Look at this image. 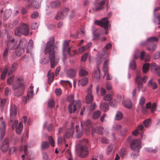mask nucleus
I'll return each mask as SVG.
<instances>
[{"instance_id":"32","label":"nucleus","mask_w":160,"mask_h":160,"mask_svg":"<svg viewBox=\"0 0 160 160\" xmlns=\"http://www.w3.org/2000/svg\"><path fill=\"white\" fill-rule=\"evenodd\" d=\"M136 65L134 60H132L130 63L129 68L132 70H134L136 69Z\"/></svg>"},{"instance_id":"64","label":"nucleus","mask_w":160,"mask_h":160,"mask_svg":"<svg viewBox=\"0 0 160 160\" xmlns=\"http://www.w3.org/2000/svg\"><path fill=\"white\" fill-rule=\"evenodd\" d=\"M16 148L14 147H12L9 150V153H13L16 152Z\"/></svg>"},{"instance_id":"51","label":"nucleus","mask_w":160,"mask_h":160,"mask_svg":"<svg viewBox=\"0 0 160 160\" xmlns=\"http://www.w3.org/2000/svg\"><path fill=\"white\" fill-rule=\"evenodd\" d=\"M55 92L57 96H60L62 93V90L60 88L56 89Z\"/></svg>"},{"instance_id":"58","label":"nucleus","mask_w":160,"mask_h":160,"mask_svg":"<svg viewBox=\"0 0 160 160\" xmlns=\"http://www.w3.org/2000/svg\"><path fill=\"white\" fill-rule=\"evenodd\" d=\"M32 98H29L27 97V95L26 97H24L23 98L22 100L25 103H27L28 101L30 99Z\"/></svg>"},{"instance_id":"28","label":"nucleus","mask_w":160,"mask_h":160,"mask_svg":"<svg viewBox=\"0 0 160 160\" xmlns=\"http://www.w3.org/2000/svg\"><path fill=\"white\" fill-rule=\"evenodd\" d=\"M138 84V91H141L142 92H144L146 90V88H145L143 89V85L142 83L141 82H139L137 83Z\"/></svg>"},{"instance_id":"60","label":"nucleus","mask_w":160,"mask_h":160,"mask_svg":"<svg viewBox=\"0 0 160 160\" xmlns=\"http://www.w3.org/2000/svg\"><path fill=\"white\" fill-rule=\"evenodd\" d=\"M112 47V44L110 43H108L106 45L105 47V49L106 50H108L110 49Z\"/></svg>"},{"instance_id":"53","label":"nucleus","mask_w":160,"mask_h":160,"mask_svg":"<svg viewBox=\"0 0 160 160\" xmlns=\"http://www.w3.org/2000/svg\"><path fill=\"white\" fill-rule=\"evenodd\" d=\"M39 14L38 12H34L31 16V17L32 18H36L38 16Z\"/></svg>"},{"instance_id":"38","label":"nucleus","mask_w":160,"mask_h":160,"mask_svg":"<svg viewBox=\"0 0 160 160\" xmlns=\"http://www.w3.org/2000/svg\"><path fill=\"white\" fill-rule=\"evenodd\" d=\"M59 4L58 1L52 2L51 3L50 6L52 8H56L58 7Z\"/></svg>"},{"instance_id":"56","label":"nucleus","mask_w":160,"mask_h":160,"mask_svg":"<svg viewBox=\"0 0 160 160\" xmlns=\"http://www.w3.org/2000/svg\"><path fill=\"white\" fill-rule=\"evenodd\" d=\"M160 57V52H157L155 53L154 55V58L155 59H158Z\"/></svg>"},{"instance_id":"27","label":"nucleus","mask_w":160,"mask_h":160,"mask_svg":"<svg viewBox=\"0 0 160 160\" xmlns=\"http://www.w3.org/2000/svg\"><path fill=\"white\" fill-rule=\"evenodd\" d=\"M32 7L35 8H39L40 5V4L39 2L37 1H33L32 3H31Z\"/></svg>"},{"instance_id":"59","label":"nucleus","mask_w":160,"mask_h":160,"mask_svg":"<svg viewBox=\"0 0 160 160\" xmlns=\"http://www.w3.org/2000/svg\"><path fill=\"white\" fill-rule=\"evenodd\" d=\"M86 47L83 46L78 49L79 52L81 53H82L83 52L86 50Z\"/></svg>"},{"instance_id":"2","label":"nucleus","mask_w":160,"mask_h":160,"mask_svg":"<svg viewBox=\"0 0 160 160\" xmlns=\"http://www.w3.org/2000/svg\"><path fill=\"white\" fill-rule=\"evenodd\" d=\"M25 86L23 80L20 78H17L15 80L12 86L13 90H16L14 92V95L19 97L22 95L24 91Z\"/></svg>"},{"instance_id":"15","label":"nucleus","mask_w":160,"mask_h":160,"mask_svg":"<svg viewBox=\"0 0 160 160\" xmlns=\"http://www.w3.org/2000/svg\"><path fill=\"white\" fill-rule=\"evenodd\" d=\"M147 85L151 87L153 89H157L158 88V85L157 83L153 81V79L152 78L150 79L147 83Z\"/></svg>"},{"instance_id":"17","label":"nucleus","mask_w":160,"mask_h":160,"mask_svg":"<svg viewBox=\"0 0 160 160\" xmlns=\"http://www.w3.org/2000/svg\"><path fill=\"white\" fill-rule=\"evenodd\" d=\"M81 126L82 127L90 128L91 127V122L88 120H87L86 121H82L81 122Z\"/></svg>"},{"instance_id":"63","label":"nucleus","mask_w":160,"mask_h":160,"mask_svg":"<svg viewBox=\"0 0 160 160\" xmlns=\"http://www.w3.org/2000/svg\"><path fill=\"white\" fill-rule=\"evenodd\" d=\"M106 87L108 90H110L112 88L111 85L108 83H106Z\"/></svg>"},{"instance_id":"37","label":"nucleus","mask_w":160,"mask_h":160,"mask_svg":"<svg viewBox=\"0 0 160 160\" xmlns=\"http://www.w3.org/2000/svg\"><path fill=\"white\" fill-rule=\"evenodd\" d=\"M55 105V102L52 99H50L48 102V107L50 108L53 107Z\"/></svg>"},{"instance_id":"61","label":"nucleus","mask_w":160,"mask_h":160,"mask_svg":"<svg viewBox=\"0 0 160 160\" xmlns=\"http://www.w3.org/2000/svg\"><path fill=\"white\" fill-rule=\"evenodd\" d=\"M61 67L60 66H58L57 67L55 71L56 75H58L59 73V72L61 70Z\"/></svg>"},{"instance_id":"30","label":"nucleus","mask_w":160,"mask_h":160,"mask_svg":"<svg viewBox=\"0 0 160 160\" xmlns=\"http://www.w3.org/2000/svg\"><path fill=\"white\" fill-rule=\"evenodd\" d=\"M88 74V72L83 69H81L79 71V74L81 77L87 76Z\"/></svg>"},{"instance_id":"46","label":"nucleus","mask_w":160,"mask_h":160,"mask_svg":"<svg viewBox=\"0 0 160 160\" xmlns=\"http://www.w3.org/2000/svg\"><path fill=\"white\" fill-rule=\"evenodd\" d=\"M105 3V1H102L101 2L99 3V7L97 8H96V10H101L103 8V6Z\"/></svg>"},{"instance_id":"6","label":"nucleus","mask_w":160,"mask_h":160,"mask_svg":"<svg viewBox=\"0 0 160 160\" xmlns=\"http://www.w3.org/2000/svg\"><path fill=\"white\" fill-rule=\"evenodd\" d=\"M18 120H15L12 125V128L13 129H15L16 133L19 134L21 133L22 128V124L21 122H19L18 125Z\"/></svg>"},{"instance_id":"12","label":"nucleus","mask_w":160,"mask_h":160,"mask_svg":"<svg viewBox=\"0 0 160 160\" xmlns=\"http://www.w3.org/2000/svg\"><path fill=\"white\" fill-rule=\"evenodd\" d=\"M107 18H104L101 19V27L105 29H107L110 27L111 25L109 24V22Z\"/></svg>"},{"instance_id":"26","label":"nucleus","mask_w":160,"mask_h":160,"mask_svg":"<svg viewBox=\"0 0 160 160\" xmlns=\"http://www.w3.org/2000/svg\"><path fill=\"white\" fill-rule=\"evenodd\" d=\"M101 114V112L100 111L98 110L95 111L93 113L92 118L93 119H97L100 116Z\"/></svg>"},{"instance_id":"42","label":"nucleus","mask_w":160,"mask_h":160,"mask_svg":"<svg viewBox=\"0 0 160 160\" xmlns=\"http://www.w3.org/2000/svg\"><path fill=\"white\" fill-rule=\"evenodd\" d=\"M48 138L50 144L52 147H53L54 146L55 142L53 138L51 136H49Z\"/></svg>"},{"instance_id":"52","label":"nucleus","mask_w":160,"mask_h":160,"mask_svg":"<svg viewBox=\"0 0 160 160\" xmlns=\"http://www.w3.org/2000/svg\"><path fill=\"white\" fill-rule=\"evenodd\" d=\"M40 62L41 63L45 64L48 63L49 61L46 58H44L41 59Z\"/></svg>"},{"instance_id":"45","label":"nucleus","mask_w":160,"mask_h":160,"mask_svg":"<svg viewBox=\"0 0 160 160\" xmlns=\"http://www.w3.org/2000/svg\"><path fill=\"white\" fill-rule=\"evenodd\" d=\"M7 72V69L6 68H5L2 72L1 75V78L2 79H4L5 78L6 76Z\"/></svg>"},{"instance_id":"16","label":"nucleus","mask_w":160,"mask_h":160,"mask_svg":"<svg viewBox=\"0 0 160 160\" xmlns=\"http://www.w3.org/2000/svg\"><path fill=\"white\" fill-rule=\"evenodd\" d=\"M146 49L150 52L154 51L157 48L156 45L154 44H146Z\"/></svg>"},{"instance_id":"18","label":"nucleus","mask_w":160,"mask_h":160,"mask_svg":"<svg viewBox=\"0 0 160 160\" xmlns=\"http://www.w3.org/2000/svg\"><path fill=\"white\" fill-rule=\"evenodd\" d=\"M74 128H73L67 129L64 135V137L67 138H70L71 136L74 133Z\"/></svg>"},{"instance_id":"1","label":"nucleus","mask_w":160,"mask_h":160,"mask_svg":"<svg viewBox=\"0 0 160 160\" xmlns=\"http://www.w3.org/2000/svg\"><path fill=\"white\" fill-rule=\"evenodd\" d=\"M49 41L47 42L44 53L46 55L49 54V58L50 62L51 67L53 68L56 65L59 59H56L55 56V52L54 48L52 47L54 43V39L53 37H51L50 38Z\"/></svg>"},{"instance_id":"62","label":"nucleus","mask_w":160,"mask_h":160,"mask_svg":"<svg viewBox=\"0 0 160 160\" xmlns=\"http://www.w3.org/2000/svg\"><path fill=\"white\" fill-rule=\"evenodd\" d=\"M139 133L138 130L137 129H136L132 132V134L134 136H137Z\"/></svg>"},{"instance_id":"19","label":"nucleus","mask_w":160,"mask_h":160,"mask_svg":"<svg viewBox=\"0 0 160 160\" xmlns=\"http://www.w3.org/2000/svg\"><path fill=\"white\" fill-rule=\"evenodd\" d=\"M108 60H106L104 62L102 68V70L106 74L108 73Z\"/></svg>"},{"instance_id":"10","label":"nucleus","mask_w":160,"mask_h":160,"mask_svg":"<svg viewBox=\"0 0 160 160\" xmlns=\"http://www.w3.org/2000/svg\"><path fill=\"white\" fill-rule=\"evenodd\" d=\"M87 147L86 145L82 146L80 148L79 156L80 157L84 158L86 157L88 154Z\"/></svg>"},{"instance_id":"39","label":"nucleus","mask_w":160,"mask_h":160,"mask_svg":"<svg viewBox=\"0 0 160 160\" xmlns=\"http://www.w3.org/2000/svg\"><path fill=\"white\" fill-rule=\"evenodd\" d=\"M112 97V96L111 94H107L103 97V99L105 101H109L111 100Z\"/></svg>"},{"instance_id":"9","label":"nucleus","mask_w":160,"mask_h":160,"mask_svg":"<svg viewBox=\"0 0 160 160\" xmlns=\"http://www.w3.org/2000/svg\"><path fill=\"white\" fill-rule=\"evenodd\" d=\"M1 148L3 152H5L8 150L9 148V140L8 138H5L2 142Z\"/></svg>"},{"instance_id":"7","label":"nucleus","mask_w":160,"mask_h":160,"mask_svg":"<svg viewBox=\"0 0 160 160\" xmlns=\"http://www.w3.org/2000/svg\"><path fill=\"white\" fill-rule=\"evenodd\" d=\"M81 102L80 101H78L76 102H74L73 103H71L69 105L68 110L70 113H72L77 110V108L80 107Z\"/></svg>"},{"instance_id":"31","label":"nucleus","mask_w":160,"mask_h":160,"mask_svg":"<svg viewBox=\"0 0 160 160\" xmlns=\"http://www.w3.org/2000/svg\"><path fill=\"white\" fill-rule=\"evenodd\" d=\"M123 105L127 108H130L132 107V103L130 100H127L123 102Z\"/></svg>"},{"instance_id":"4","label":"nucleus","mask_w":160,"mask_h":160,"mask_svg":"<svg viewBox=\"0 0 160 160\" xmlns=\"http://www.w3.org/2000/svg\"><path fill=\"white\" fill-rule=\"evenodd\" d=\"M17 114V109L15 105L11 106L10 109V120L8 122L9 125H11Z\"/></svg>"},{"instance_id":"36","label":"nucleus","mask_w":160,"mask_h":160,"mask_svg":"<svg viewBox=\"0 0 160 160\" xmlns=\"http://www.w3.org/2000/svg\"><path fill=\"white\" fill-rule=\"evenodd\" d=\"M49 147V143L47 142H42L41 145V149H46Z\"/></svg>"},{"instance_id":"14","label":"nucleus","mask_w":160,"mask_h":160,"mask_svg":"<svg viewBox=\"0 0 160 160\" xmlns=\"http://www.w3.org/2000/svg\"><path fill=\"white\" fill-rule=\"evenodd\" d=\"M88 79L87 77H85L79 80L78 82V86H84L88 83Z\"/></svg>"},{"instance_id":"41","label":"nucleus","mask_w":160,"mask_h":160,"mask_svg":"<svg viewBox=\"0 0 160 160\" xmlns=\"http://www.w3.org/2000/svg\"><path fill=\"white\" fill-rule=\"evenodd\" d=\"M5 129L0 128V139L1 140L4 136L5 133Z\"/></svg>"},{"instance_id":"8","label":"nucleus","mask_w":160,"mask_h":160,"mask_svg":"<svg viewBox=\"0 0 160 160\" xmlns=\"http://www.w3.org/2000/svg\"><path fill=\"white\" fill-rule=\"evenodd\" d=\"M85 99L87 103H90L93 101L94 97L92 95V87L88 89V93L85 97Z\"/></svg>"},{"instance_id":"57","label":"nucleus","mask_w":160,"mask_h":160,"mask_svg":"<svg viewBox=\"0 0 160 160\" xmlns=\"http://www.w3.org/2000/svg\"><path fill=\"white\" fill-rule=\"evenodd\" d=\"M96 105L94 103H92L90 105V109L91 111H93L95 108Z\"/></svg>"},{"instance_id":"24","label":"nucleus","mask_w":160,"mask_h":160,"mask_svg":"<svg viewBox=\"0 0 160 160\" xmlns=\"http://www.w3.org/2000/svg\"><path fill=\"white\" fill-rule=\"evenodd\" d=\"M100 70L99 68L98 67L96 71L94 72V77L96 78L97 81H99L100 78Z\"/></svg>"},{"instance_id":"47","label":"nucleus","mask_w":160,"mask_h":160,"mask_svg":"<svg viewBox=\"0 0 160 160\" xmlns=\"http://www.w3.org/2000/svg\"><path fill=\"white\" fill-rule=\"evenodd\" d=\"M122 128V127L121 125L119 124L116 125L113 127V129L115 131H118L120 130Z\"/></svg>"},{"instance_id":"43","label":"nucleus","mask_w":160,"mask_h":160,"mask_svg":"<svg viewBox=\"0 0 160 160\" xmlns=\"http://www.w3.org/2000/svg\"><path fill=\"white\" fill-rule=\"evenodd\" d=\"M103 128L102 127H99L98 128L96 129V131L98 133L102 134L103 133Z\"/></svg>"},{"instance_id":"33","label":"nucleus","mask_w":160,"mask_h":160,"mask_svg":"<svg viewBox=\"0 0 160 160\" xmlns=\"http://www.w3.org/2000/svg\"><path fill=\"white\" fill-rule=\"evenodd\" d=\"M149 67V63H146L143 65L142 68L143 72L146 73L148 72V71Z\"/></svg>"},{"instance_id":"35","label":"nucleus","mask_w":160,"mask_h":160,"mask_svg":"<svg viewBox=\"0 0 160 160\" xmlns=\"http://www.w3.org/2000/svg\"><path fill=\"white\" fill-rule=\"evenodd\" d=\"M74 95L73 94H70L69 95L67 98V100L69 102H71V103H73L74 102H76L74 101Z\"/></svg>"},{"instance_id":"40","label":"nucleus","mask_w":160,"mask_h":160,"mask_svg":"<svg viewBox=\"0 0 160 160\" xmlns=\"http://www.w3.org/2000/svg\"><path fill=\"white\" fill-rule=\"evenodd\" d=\"M14 76H12L9 77L7 80V83L8 85H12L13 82L14 80Z\"/></svg>"},{"instance_id":"44","label":"nucleus","mask_w":160,"mask_h":160,"mask_svg":"<svg viewBox=\"0 0 160 160\" xmlns=\"http://www.w3.org/2000/svg\"><path fill=\"white\" fill-rule=\"evenodd\" d=\"M157 103L156 102H153L151 107V111L152 112L154 113L156 109Z\"/></svg>"},{"instance_id":"23","label":"nucleus","mask_w":160,"mask_h":160,"mask_svg":"<svg viewBox=\"0 0 160 160\" xmlns=\"http://www.w3.org/2000/svg\"><path fill=\"white\" fill-rule=\"evenodd\" d=\"M67 76L69 77L73 78L75 75V70L72 69L68 70L67 72Z\"/></svg>"},{"instance_id":"50","label":"nucleus","mask_w":160,"mask_h":160,"mask_svg":"<svg viewBox=\"0 0 160 160\" xmlns=\"http://www.w3.org/2000/svg\"><path fill=\"white\" fill-rule=\"evenodd\" d=\"M88 56V54L87 53H85L83 54L81 58V61L83 62H85Z\"/></svg>"},{"instance_id":"34","label":"nucleus","mask_w":160,"mask_h":160,"mask_svg":"<svg viewBox=\"0 0 160 160\" xmlns=\"http://www.w3.org/2000/svg\"><path fill=\"white\" fill-rule=\"evenodd\" d=\"M143 124L145 127H149L151 124V120L150 119H148L143 121Z\"/></svg>"},{"instance_id":"20","label":"nucleus","mask_w":160,"mask_h":160,"mask_svg":"<svg viewBox=\"0 0 160 160\" xmlns=\"http://www.w3.org/2000/svg\"><path fill=\"white\" fill-rule=\"evenodd\" d=\"M48 82L50 84L53 81L54 78V73H51V71H49L48 73Z\"/></svg>"},{"instance_id":"22","label":"nucleus","mask_w":160,"mask_h":160,"mask_svg":"<svg viewBox=\"0 0 160 160\" xmlns=\"http://www.w3.org/2000/svg\"><path fill=\"white\" fill-rule=\"evenodd\" d=\"M100 109L104 111H106L108 110V105L106 102L102 103L100 106Z\"/></svg>"},{"instance_id":"54","label":"nucleus","mask_w":160,"mask_h":160,"mask_svg":"<svg viewBox=\"0 0 160 160\" xmlns=\"http://www.w3.org/2000/svg\"><path fill=\"white\" fill-rule=\"evenodd\" d=\"M62 12H59L58 13L57 16L55 17V19H58L62 18L63 17L62 16Z\"/></svg>"},{"instance_id":"25","label":"nucleus","mask_w":160,"mask_h":160,"mask_svg":"<svg viewBox=\"0 0 160 160\" xmlns=\"http://www.w3.org/2000/svg\"><path fill=\"white\" fill-rule=\"evenodd\" d=\"M33 87L31 85L29 88L27 94V97L29 98H32L33 93Z\"/></svg>"},{"instance_id":"48","label":"nucleus","mask_w":160,"mask_h":160,"mask_svg":"<svg viewBox=\"0 0 160 160\" xmlns=\"http://www.w3.org/2000/svg\"><path fill=\"white\" fill-rule=\"evenodd\" d=\"M145 99L143 97H141L139 101V104L141 106H143L145 103Z\"/></svg>"},{"instance_id":"5","label":"nucleus","mask_w":160,"mask_h":160,"mask_svg":"<svg viewBox=\"0 0 160 160\" xmlns=\"http://www.w3.org/2000/svg\"><path fill=\"white\" fill-rule=\"evenodd\" d=\"M141 147V141L139 139L134 140L130 143V148L132 150L138 152Z\"/></svg>"},{"instance_id":"55","label":"nucleus","mask_w":160,"mask_h":160,"mask_svg":"<svg viewBox=\"0 0 160 160\" xmlns=\"http://www.w3.org/2000/svg\"><path fill=\"white\" fill-rule=\"evenodd\" d=\"M107 150L108 154H111L113 152V148L111 147H108Z\"/></svg>"},{"instance_id":"11","label":"nucleus","mask_w":160,"mask_h":160,"mask_svg":"<svg viewBox=\"0 0 160 160\" xmlns=\"http://www.w3.org/2000/svg\"><path fill=\"white\" fill-rule=\"evenodd\" d=\"M71 49V48L69 47V42L68 41H65L64 42L63 44V56L64 58V59L66 58V56L64 55V52L67 50L68 52V54L70 55V50Z\"/></svg>"},{"instance_id":"29","label":"nucleus","mask_w":160,"mask_h":160,"mask_svg":"<svg viewBox=\"0 0 160 160\" xmlns=\"http://www.w3.org/2000/svg\"><path fill=\"white\" fill-rule=\"evenodd\" d=\"M123 117V115L122 113L119 111L117 112L116 114L115 119L117 120H119L121 119Z\"/></svg>"},{"instance_id":"13","label":"nucleus","mask_w":160,"mask_h":160,"mask_svg":"<svg viewBox=\"0 0 160 160\" xmlns=\"http://www.w3.org/2000/svg\"><path fill=\"white\" fill-rule=\"evenodd\" d=\"M151 71L156 73L158 77H160V65L157 66L153 63L151 67Z\"/></svg>"},{"instance_id":"3","label":"nucleus","mask_w":160,"mask_h":160,"mask_svg":"<svg viewBox=\"0 0 160 160\" xmlns=\"http://www.w3.org/2000/svg\"><path fill=\"white\" fill-rule=\"evenodd\" d=\"M29 33V27L27 24L22 23L19 27L16 28L15 30V34L17 36H20L21 34L26 36Z\"/></svg>"},{"instance_id":"49","label":"nucleus","mask_w":160,"mask_h":160,"mask_svg":"<svg viewBox=\"0 0 160 160\" xmlns=\"http://www.w3.org/2000/svg\"><path fill=\"white\" fill-rule=\"evenodd\" d=\"M27 149L28 147L26 145H24V146H21L20 148V150L21 151L24 150V152L25 153H26Z\"/></svg>"},{"instance_id":"21","label":"nucleus","mask_w":160,"mask_h":160,"mask_svg":"<svg viewBox=\"0 0 160 160\" xmlns=\"http://www.w3.org/2000/svg\"><path fill=\"white\" fill-rule=\"evenodd\" d=\"M158 38L155 37H150L146 40V44H150L151 42H157L158 41Z\"/></svg>"}]
</instances>
